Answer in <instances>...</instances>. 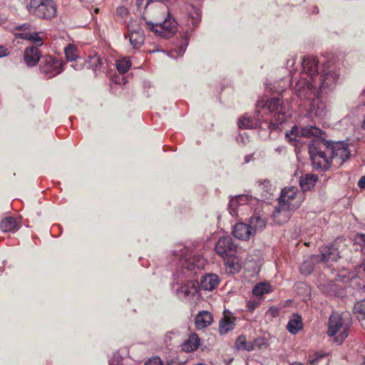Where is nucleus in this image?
<instances>
[{"label": "nucleus", "mask_w": 365, "mask_h": 365, "mask_svg": "<svg viewBox=\"0 0 365 365\" xmlns=\"http://www.w3.org/2000/svg\"><path fill=\"white\" fill-rule=\"evenodd\" d=\"M188 44V39L187 36L185 37L183 44L180 45L176 50L170 52V55L172 58H177L184 54Z\"/></svg>", "instance_id": "4c0bfd02"}, {"label": "nucleus", "mask_w": 365, "mask_h": 365, "mask_svg": "<svg viewBox=\"0 0 365 365\" xmlns=\"http://www.w3.org/2000/svg\"><path fill=\"white\" fill-rule=\"evenodd\" d=\"M116 68L120 74L126 73L130 68L131 63L129 60L122 58L116 61Z\"/></svg>", "instance_id": "c9c22d12"}, {"label": "nucleus", "mask_w": 365, "mask_h": 365, "mask_svg": "<svg viewBox=\"0 0 365 365\" xmlns=\"http://www.w3.org/2000/svg\"><path fill=\"white\" fill-rule=\"evenodd\" d=\"M321 134V129L316 126H305L300 128L294 125L289 132L285 133V138L289 143H294L298 141L300 137H319Z\"/></svg>", "instance_id": "f8f14e48"}, {"label": "nucleus", "mask_w": 365, "mask_h": 365, "mask_svg": "<svg viewBox=\"0 0 365 365\" xmlns=\"http://www.w3.org/2000/svg\"><path fill=\"white\" fill-rule=\"evenodd\" d=\"M314 76L320 93H328L334 91L340 81L339 70L330 61L323 64L320 73L317 68Z\"/></svg>", "instance_id": "39448f33"}, {"label": "nucleus", "mask_w": 365, "mask_h": 365, "mask_svg": "<svg viewBox=\"0 0 365 365\" xmlns=\"http://www.w3.org/2000/svg\"><path fill=\"white\" fill-rule=\"evenodd\" d=\"M260 187L262 189L265 188V193L263 194L264 197H267L268 195H272V187L271 182L267 180H264L261 182Z\"/></svg>", "instance_id": "79ce46f5"}, {"label": "nucleus", "mask_w": 365, "mask_h": 365, "mask_svg": "<svg viewBox=\"0 0 365 365\" xmlns=\"http://www.w3.org/2000/svg\"><path fill=\"white\" fill-rule=\"evenodd\" d=\"M362 94L365 96V89L363 91Z\"/></svg>", "instance_id": "e2e57ef3"}, {"label": "nucleus", "mask_w": 365, "mask_h": 365, "mask_svg": "<svg viewBox=\"0 0 365 365\" xmlns=\"http://www.w3.org/2000/svg\"><path fill=\"white\" fill-rule=\"evenodd\" d=\"M236 140L238 143L245 145L249 142V137L246 133H240L237 136Z\"/></svg>", "instance_id": "37998d69"}, {"label": "nucleus", "mask_w": 365, "mask_h": 365, "mask_svg": "<svg viewBox=\"0 0 365 365\" xmlns=\"http://www.w3.org/2000/svg\"><path fill=\"white\" fill-rule=\"evenodd\" d=\"M128 13V11L127 9V8H125V6H120L116 10V14L118 16H120L121 17H124L125 16H126Z\"/></svg>", "instance_id": "49530a36"}, {"label": "nucleus", "mask_w": 365, "mask_h": 365, "mask_svg": "<svg viewBox=\"0 0 365 365\" xmlns=\"http://www.w3.org/2000/svg\"><path fill=\"white\" fill-rule=\"evenodd\" d=\"M313 255L310 259L305 260L300 266V272L302 274H310L314 268V263L319 262L318 259L314 258Z\"/></svg>", "instance_id": "c85d7f7f"}, {"label": "nucleus", "mask_w": 365, "mask_h": 365, "mask_svg": "<svg viewBox=\"0 0 365 365\" xmlns=\"http://www.w3.org/2000/svg\"><path fill=\"white\" fill-rule=\"evenodd\" d=\"M223 259L227 272L230 274H236L240 272L242 269V259L236 254Z\"/></svg>", "instance_id": "6ab92c4d"}, {"label": "nucleus", "mask_w": 365, "mask_h": 365, "mask_svg": "<svg viewBox=\"0 0 365 365\" xmlns=\"http://www.w3.org/2000/svg\"><path fill=\"white\" fill-rule=\"evenodd\" d=\"M256 107L257 113L259 112V109L262 108L264 113L272 114V118L269 125V128L271 130L278 128L279 125L284 123L290 115L289 103H284L279 98H272L267 101L259 100L257 102Z\"/></svg>", "instance_id": "20e7f679"}, {"label": "nucleus", "mask_w": 365, "mask_h": 365, "mask_svg": "<svg viewBox=\"0 0 365 365\" xmlns=\"http://www.w3.org/2000/svg\"><path fill=\"white\" fill-rule=\"evenodd\" d=\"M309 102L310 103L308 114L310 118L321 120L326 116L327 109L325 103L321 98V94H319V96L311 99Z\"/></svg>", "instance_id": "dca6fc26"}, {"label": "nucleus", "mask_w": 365, "mask_h": 365, "mask_svg": "<svg viewBox=\"0 0 365 365\" xmlns=\"http://www.w3.org/2000/svg\"><path fill=\"white\" fill-rule=\"evenodd\" d=\"M321 254L316 255L314 258L318 259L319 262L329 264L335 262L339 258L338 250L332 245L322 247Z\"/></svg>", "instance_id": "f3484780"}, {"label": "nucleus", "mask_w": 365, "mask_h": 365, "mask_svg": "<svg viewBox=\"0 0 365 365\" xmlns=\"http://www.w3.org/2000/svg\"><path fill=\"white\" fill-rule=\"evenodd\" d=\"M303 195L298 191L296 187H284L281 191L278 204L283 209L297 210L302 205Z\"/></svg>", "instance_id": "6e6552de"}, {"label": "nucleus", "mask_w": 365, "mask_h": 365, "mask_svg": "<svg viewBox=\"0 0 365 365\" xmlns=\"http://www.w3.org/2000/svg\"><path fill=\"white\" fill-rule=\"evenodd\" d=\"M1 23H2V21H1V20H0V24H1Z\"/></svg>", "instance_id": "69168bd1"}, {"label": "nucleus", "mask_w": 365, "mask_h": 365, "mask_svg": "<svg viewBox=\"0 0 365 365\" xmlns=\"http://www.w3.org/2000/svg\"><path fill=\"white\" fill-rule=\"evenodd\" d=\"M144 2L145 3V5L148 6V0H136V5L138 8H140Z\"/></svg>", "instance_id": "6e6d98bb"}, {"label": "nucleus", "mask_w": 365, "mask_h": 365, "mask_svg": "<svg viewBox=\"0 0 365 365\" xmlns=\"http://www.w3.org/2000/svg\"><path fill=\"white\" fill-rule=\"evenodd\" d=\"M260 204L259 200L250 195H238L230 198L228 210L233 217H238L237 222L233 228L240 225L246 228H263L267 224V217L262 211H255L249 218H244V211L251 210Z\"/></svg>", "instance_id": "f03ea898"}, {"label": "nucleus", "mask_w": 365, "mask_h": 365, "mask_svg": "<svg viewBox=\"0 0 365 365\" xmlns=\"http://www.w3.org/2000/svg\"><path fill=\"white\" fill-rule=\"evenodd\" d=\"M219 282L217 274H208L201 278L200 287L206 291H212L217 287Z\"/></svg>", "instance_id": "aec40b11"}, {"label": "nucleus", "mask_w": 365, "mask_h": 365, "mask_svg": "<svg viewBox=\"0 0 365 365\" xmlns=\"http://www.w3.org/2000/svg\"><path fill=\"white\" fill-rule=\"evenodd\" d=\"M354 312L357 314V317L365 316V299L359 301L354 304Z\"/></svg>", "instance_id": "58836bf2"}, {"label": "nucleus", "mask_w": 365, "mask_h": 365, "mask_svg": "<svg viewBox=\"0 0 365 365\" xmlns=\"http://www.w3.org/2000/svg\"><path fill=\"white\" fill-rule=\"evenodd\" d=\"M286 147L284 145H279L274 149V151L277 152L278 154H284L286 153Z\"/></svg>", "instance_id": "3c124183"}, {"label": "nucleus", "mask_w": 365, "mask_h": 365, "mask_svg": "<svg viewBox=\"0 0 365 365\" xmlns=\"http://www.w3.org/2000/svg\"><path fill=\"white\" fill-rule=\"evenodd\" d=\"M303 328L302 317L298 314H294L289 320L287 329L292 334H297Z\"/></svg>", "instance_id": "b1692460"}, {"label": "nucleus", "mask_w": 365, "mask_h": 365, "mask_svg": "<svg viewBox=\"0 0 365 365\" xmlns=\"http://www.w3.org/2000/svg\"><path fill=\"white\" fill-rule=\"evenodd\" d=\"M317 180V175L314 174H305L300 177L299 185L303 191H307L315 186Z\"/></svg>", "instance_id": "5701e85b"}, {"label": "nucleus", "mask_w": 365, "mask_h": 365, "mask_svg": "<svg viewBox=\"0 0 365 365\" xmlns=\"http://www.w3.org/2000/svg\"><path fill=\"white\" fill-rule=\"evenodd\" d=\"M358 186L361 189L365 188V175L362 176L358 182Z\"/></svg>", "instance_id": "864d4df0"}, {"label": "nucleus", "mask_w": 365, "mask_h": 365, "mask_svg": "<svg viewBox=\"0 0 365 365\" xmlns=\"http://www.w3.org/2000/svg\"><path fill=\"white\" fill-rule=\"evenodd\" d=\"M328 152L331 155L332 163L337 167L341 165L351 155L348 144L344 142L334 143Z\"/></svg>", "instance_id": "4468645a"}, {"label": "nucleus", "mask_w": 365, "mask_h": 365, "mask_svg": "<svg viewBox=\"0 0 365 365\" xmlns=\"http://www.w3.org/2000/svg\"><path fill=\"white\" fill-rule=\"evenodd\" d=\"M258 305L259 302L256 300H250L247 302V307L250 311H253Z\"/></svg>", "instance_id": "de8ad7c7"}, {"label": "nucleus", "mask_w": 365, "mask_h": 365, "mask_svg": "<svg viewBox=\"0 0 365 365\" xmlns=\"http://www.w3.org/2000/svg\"><path fill=\"white\" fill-rule=\"evenodd\" d=\"M41 56V52L36 46H29L25 49L24 59L26 64L29 67H33L40 61Z\"/></svg>", "instance_id": "a211bd4d"}, {"label": "nucleus", "mask_w": 365, "mask_h": 365, "mask_svg": "<svg viewBox=\"0 0 365 365\" xmlns=\"http://www.w3.org/2000/svg\"><path fill=\"white\" fill-rule=\"evenodd\" d=\"M235 346L237 349L252 351L254 349V345L251 342H247L244 336H240L235 342Z\"/></svg>", "instance_id": "72a5a7b5"}, {"label": "nucleus", "mask_w": 365, "mask_h": 365, "mask_svg": "<svg viewBox=\"0 0 365 365\" xmlns=\"http://www.w3.org/2000/svg\"><path fill=\"white\" fill-rule=\"evenodd\" d=\"M71 66L75 70L78 71V70H81L83 68V62L79 63V62L76 61L75 63H72Z\"/></svg>", "instance_id": "603ef678"}, {"label": "nucleus", "mask_w": 365, "mask_h": 365, "mask_svg": "<svg viewBox=\"0 0 365 365\" xmlns=\"http://www.w3.org/2000/svg\"><path fill=\"white\" fill-rule=\"evenodd\" d=\"M290 365H303V364L299 362H294V363L291 364Z\"/></svg>", "instance_id": "052dcab7"}, {"label": "nucleus", "mask_w": 365, "mask_h": 365, "mask_svg": "<svg viewBox=\"0 0 365 365\" xmlns=\"http://www.w3.org/2000/svg\"><path fill=\"white\" fill-rule=\"evenodd\" d=\"M19 225L17 219L13 217H6L0 223V228H16Z\"/></svg>", "instance_id": "f704fd0d"}, {"label": "nucleus", "mask_w": 365, "mask_h": 365, "mask_svg": "<svg viewBox=\"0 0 365 365\" xmlns=\"http://www.w3.org/2000/svg\"><path fill=\"white\" fill-rule=\"evenodd\" d=\"M16 36L21 38L29 40L35 44L34 46H41L43 44L42 38L38 33L21 32L16 34Z\"/></svg>", "instance_id": "bb28decb"}, {"label": "nucleus", "mask_w": 365, "mask_h": 365, "mask_svg": "<svg viewBox=\"0 0 365 365\" xmlns=\"http://www.w3.org/2000/svg\"><path fill=\"white\" fill-rule=\"evenodd\" d=\"M253 160V155L252 154H250V155H247L245 157V162L246 163H250V161H252Z\"/></svg>", "instance_id": "4d7b16f0"}, {"label": "nucleus", "mask_w": 365, "mask_h": 365, "mask_svg": "<svg viewBox=\"0 0 365 365\" xmlns=\"http://www.w3.org/2000/svg\"><path fill=\"white\" fill-rule=\"evenodd\" d=\"M15 230H4V232H6L7 231H14Z\"/></svg>", "instance_id": "680f3d73"}, {"label": "nucleus", "mask_w": 365, "mask_h": 365, "mask_svg": "<svg viewBox=\"0 0 365 365\" xmlns=\"http://www.w3.org/2000/svg\"><path fill=\"white\" fill-rule=\"evenodd\" d=\"M26 9L30 14L46 19L53 18L56 13V6L51 0H31Z\"/></svg>", "instance_id": "0eeeda50"}, {"label": "nucleus", "mask_w": 365, "mask_h": 365, "mask_svg": "<svg viewBox=\"0 0 365 365\" xmlns=\"http://www.w3.org/2000/svg\"><path fill=\"white\" fill-rule=\"evenodd\" d=\"M200 345V339L196 334H192L189 338L181 345L182 350L191 352L196 350Z\"/></svg>", "instance_id": "a878e982"}, {"label": "nucleus", "mask_w": 365, "mask_h": 365, "mask_svg": "<svg viewBox=\"0 0 365 365\" xmlns=\"http://www.w3.org/2000/svg\"><path fill=\"white\" fill-rule=\"evenodd\" d=\"M143 21L148 29L158 37L169 38L173 37L177 31V23L170 17L166 18L162 23L154 24Z\"/></svg>", "instance_id": "9d476101"}, {"label": "nucleus", "mask_w": 365, "mask_h": 365, "mask_svg": "<svg viewBox=\"0 0 365 365\" xmlns=\"http://www.w3.org/2000/svg\"><path fill=\"white\" fill-rule=\"evenodd\" d=\"M110 365H113V362L112 361L110 362Z\"/></svg>", "instance_id": "0e129e2a"}, {"label": "nucleus", "mask_w": 365, "mask_h": 365, "mask_svg": "<svg viewBox=\"0 0 365 365\" xmlns=\"http://www.w3.org/2000/svg\"><path fill=\"white\" fill-rule=\"evenodd\" d=\"M144 365H163V361L160 358L155 356L148 359Z\"/></svg>", "instance_id": "c03bdc74"}, {"label": "nucleus", "mask_w": 365, "mask_h": 365, "mask_svg": "<svg viewBox=\"0 0 365 365\" xmlns=\"http://www.w3.org/2000/svg\"><path fill=\"white\" fill-rule=\"evenodd\" d=\"M309 362L312 365H329V359L326 354L315 353L309 356Z\"/></svg>", "instance_id": "c756f323"}, {"label": "nucleus", "mask_w": 365, "mask_h": 365, "mask_svg": "<svg viewBox=\"0 0 365 365\" xmlns=\"http://www.w3.org/2000/svg\"><path fill=\"white\" fill-rule=\"evenodd\" d=\"M64 53L68 61H75L78 58V49L76 46L73 44H69L68 46L65 47Z\"/></svg>", "instance_id": "473e14b6"}, {"label": "nucleus", "mask_w": 365, "mask_h": 365, "mask_svg": "<svg viewBox=\"0 0 365 365\" xmlns=\"http://www.w3.org/2000/svg\"><path fill=\"white\" fill-rule=\"evenodd\" d=\"M91 64L93 67V69L96 71L99 70L101 67V66L103 63V60L100 57L96 56L91 58Z\"/></svg>", "instance_id": "a19ab883"}, {"label": "nucleus", "mask_w": 365, "mask_h": 365, "mask_svg": "<svg viewBox=\"0 0 365 365\" xmlns=\"http://www.w3.org/2000/svg\"><path fill=\"white\" fill-rule=\"evenodd\" d=\"M256 230H232L233 236L240 240H247L255 234Z\"/></svg>", "instance_id": "2f4dec72"}, {"label": "nucleus", "mask_w": 365, "mask_h": 365, "mask_svg": "<svg viewBox=\"0 0 365 365\" xmlns=\"http://www.w3.org/2000/svg\"><path fill=\"white\" fill-rule=\"evenodd\" d=\"M39 69L46 78H53L62 72L63 63L58 58L45 56L40 62Z\"/></svg>", "instance_id": "9b49d317"}, {"label": "nucleus", "mask_w": 365, "mask_h": 365, "mask_svg": "<svg viewBox=\"0 0 365 365\" xmlns=\"http://www.w3.org/2000/svg\"><path fill=\"white\" fill-rule=\"evenodd\" d=\"M302 71L294 79V91L301 101H309L321 94L317 84L315 73L317 71V59L314 56L304 57L302 61Z\"/></svg>", "instance_id": "7ed1b4c3"}, {"label": "nucleus", "mask_w": 365, "mask_h": 365, "mask_svg": "<svg viewBox=\"0 0 365 365\" xmlns=\"http://www.w3.org/2000/svg\"><path fill=\"white\" fill-rule=\"evenodd\" d=\"M16 30L20 31L21 32H31V26L28 24H24L20 26H16Z\"/></svg>", "instance_id": "a18cd8bd"}, {"label": "nucleus", "mask_w": 365, "mask_h": 365, "mask_svg": "<svg viewBox=\"0 0 365 365\" xmlns=\"http://www.w3.org/2000/svg\"><path fill=\"white\" fill-rule=\"evenodd\" d=\"M361 127L365 130V115H364L363 120H361Z\"/></svg>", "instance_id": "bf43d9fd"}, {"label": "nucleus", "mask_w": 365, "mask_h": 365, "mask_svg": "<svg viewBox=\"0 0 365 365\" xmlns=\"http://www.w3.org/2000/svg\"><path fill=\"white\" fill-rule=\"evenodd\" d=\"M192 18H193L192 24L197 25L198 24V22L200 21L201 16L198 12H196L195 16L192 17Z\"/></svg>", "instance_id": "5fc2aeb1"}, {"label": "nucleus", "mask_w": 365, "mask_h": 365, "mask_svg": "<svg viewBox=\"0 0 365 365\" xmlns=\"http://www.w3.org/2000/svg\"><path fill=\"white\" fill-rule=\"evenodd\" d=\"M349 329L348 324L340 315L334 314L329 317L327 334L329 336H336L337 343L341 344L348 336Z\"/></svg>", "instance_id": "1a4fd4ad"}, {"label": "nucleus", "mask_w": 365, "mask_h": 365, "mask_svg": "<svg viewBox=\"0 0 365 365\" xmlns=\"http://www.w3.org/2000/svg\"><path fill=\"white\" fill-rule=\"evenodd\" d=\"M212 321V314L209 312L202 311L195 317V326L198 329H202L208 327Z\"/></svg>", "instance_id": "393cba45"}, {"label": "nucleus", "mask_w": 365, "mask_h": 365, "mask_svg": "<svg viewBox=\"0 0 365 365\" xmlns=\"http://www.w3.org/2000/svg\"><path fill=\"white\" fill-rule=\"evenodd\" d=\"M9 53L8 49L3 46H0V58L8 56Z\"/></svg>", "instance_id": "8fccbe9b"}, {"label": "nucleus", "mask_w": 365, "mask_h": 365, "mask_svg": "<svg viewBox=\"0 0 365 365\" xmlns=\"http://www.w3.org/2000/svg\"><path fill=\"white\" fill-rule=\"evenodd\" d=\"M115 83H124V84H125V83H126V81H125V78H124L123 76H121V77H120V79H119V80H115Z\"/></svg>", "instance_id": "13d9d810"}, {"label": "nucleus", "mask_w": 365, "mask_h": 365, "mask_svg": "<svg viewBox=\"0 0 365 365\" xmlns=\"http://www.w3.org/2000/svg\"><path fill=\"white\" fill-rule=\"evenodd\" d=\"M321 145L322 143L319 141L310 143L309 145V151L314 168L327 170L332 163L331 157L328 152L329 148H327L326 150H322Z\"/></svg>", "instance_id": "423d86ee"}, {"label": "nucleus", "mask_w": 365, "mask_h": 365, "mask_svg": "<svg viewBox=\"0 0 365 365\" xmlns=\"http://www.w3.org/2000/svg\"><path fill=\"white\" fill-rule=\"evenodd\" d=\"M270 292V285L264 282H260L257 284L252 289L253 294L257 297H262L265 294L269 293Z\"/></svg>", "instance_id": "7c9ffc66"}, {"label": "nucleus", "mask_w": 365, "mask_h": 365, "mask_svg": "<svg viewBox=\"0 0 365 365\" xmlns=\"http://www.w3.org/2000/svg\"><path fill=\"white\" fill-rule=\"evenodd\" d=\"M237 246L230 236H223L215 245V252L222 259H227L237 253Z\"/></svg>", "instance_id": "2eb2a0df"}, {"label": "nucleus", "mask_w": 365, "mask_h": 365, "mask_svg": "<svg viewBox=\"0 0 365 365\" xmlns=\"http://www.w3.org/2000/svg\"><path fill=\"white\" fill-rule=\"evenodd\" d=\"M234 321L228 317H224L220 322L219 332L220 334H225L235 328Z\"/></svg>", "instance_id": "cd10ccee"}, {"label": "nucleus", "mask_w": 365, "mask_h": 365, "mask_svg": "<svg viewBox=\"0 0 365 365\" xmlns=\"http://www.w3.org/2000/svg\"><path fill=\"white\" fill-rule=\"evenodd\" d=\"M295 62H296V58H295V57L292 56L290 58L287 59V63H286L287 68L289 69V73L292 77V82H294V79H296L297 78V72L293 68V67L295 64Z\"/></svg>", "instance_id": "ea45409f"}, {"label": "nucleus", "mask_w": 365, "mask_h": 365, "mask_svg": "<svg viewBox=\"0 0 365 365\" xmlns=\"http://www.w3.org/2000/svg\"><path fill=\"white\" fill-rule=\"evenodd\" d=\"M290 211H293V210L283 209L281 207L280 205L278 204L272 215L273 219L276 224L278 225H282L287 222L290 217Z\"/></svg>", "instance_id": "4be33fe9"}, {"label": "nucleus", "mask_w": 365, "mask_h": 365, "mask_svg": "<svg viewBox=\"0 0 365 365\" xmlns=\"http://www.w3.org/2000/svg\"><path fill=\"white\" fill-rule=\"evenodd\" d=\"M261 120L257 116H250L245 115L242 116L238 121L240 128L253 129L259 126Z\"/></svg>", "instance_id": "412c9836"}, {"label": "nucleus", "mask_w": 365, "mask_h": 365, "mask_svg": "<svg viewBox=\"0 0 365 365\" xmlns=\"http://www.w3.org/2000/svg\"><path fill=\"white\" fill-rule=\"evenodd\" d=\"M252 344L254 346H258V348H261L262 346L266 345L264 339L261 338L256 339Z\"/></svg>", "instance_id": "09e8293b"}, {"label": "nucleus", "mask_w": 365, "mask_h": 365, "mask_svg": "<svg viewBox=\"0 0 365 365\" xmlns=\"http://www.w3.org/2000/svg\"><path fill=\"white\" fill-rule=\"evenodd\" d=\"M354 245L356 249L360 250L365 255V234H357L354 238Z\"/></svg>", "instance_id": "e433bc0d"}, {"label": "nucleus", "mask_w": 365, "mask_h": 365, "mask_svg": "<svg viewBox=\"0 0 365 365\" xmlns=\"http://www.w3.org/2000/svg\"><path fill=\"white\" fill-rule=\"evenodd\" d=\"M173 255L178 259L171 288L181 301L195 302L200 297L199 284L195 277L197 272L204 268L205 259L186 247L175 250Z\"/></svg>", "instance_id": "f257e3e1"}, {"label": "nucleus", "mask_w": 365, "mask_h": 365, "mask_svg": "<svg viewBox=\"0 0 365 365\" xmlns=\"http://www.w3.org/2000/svg\"><path fill=\"white\" fill-rule=\"evenodd\" d=\"M143 24V21L139 23L137 20H132L127 26L128 34L125 36V38H129L130 43L133 48H140L145 41Z\"/></svg>", "instance_id": "ddd939ff"}]
</instances>
